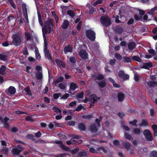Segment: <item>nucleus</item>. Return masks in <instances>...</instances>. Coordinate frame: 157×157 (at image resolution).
<instances>
[{
	"label": "nucleus",
	"instance_id": "nucleus-1",
	"mask_svg": "<svg viewBox=\"0 0 157 157\" xmlns=\"http://www.w3.org/2000/svg\"><path fill=\"white\" fill-rule=\"evenodd\" d=\"M52 26V21L51 20H49L45 22L44 26L42 28L43 36L44 42V51L45 56L48 59H51V57L49 50L47 49V44L45 34L51 32Z\"/></svg>",
	"mask_w": 157,
	"mask_h": 157
},
{
	"label": "nucleus",
	"instance_id": "nucleus-24",
	"mask_svg": "<svg viewBox=\"0 0 157 157\" xmlns=\"http://www.w3.org/2000/svg\"><path fill=\"white\" fill-rule=\"evenodd\" d=\"M147 84L150 87H155L157 85V82L154 81H149L147 82Z\"/></svg>",
	"mask_w": 157,
	"mask_h": 157
},
{
	"label": "nucleus",
	"instance_id": "nucleus-56",
	"mask_svg": "<svg viewBox=\"0 0 157 157\" xmlns=\"http://www.w3.org/2000/svg\"><path fill=\"white\" fill-rule=\"evenodd\" d=\"M90 151L91 152L93 153H97V149H95L93 147H91L90 148Z\"/></svg>",
	"mask_w": 157,
	"mask_h": 157
},
{
	"label": "nucleus",
	"instance_id": "nucleus-59",
	"mask_svg": "<svg viewBox=\"0 0 157 157\" xmlns=\"http://www.w3.org/2000/svg\"><path fill=\"white\" fill-rule=\"evenodd\" d=\"M84 93L83 92L78 93L77 95V97L79 98H82L83 96Z\"/></svg>",
	"mask_w": 157,
	"mask_h": 157
},
{
	"label": "nucleus",
	"instance_id": "nucleus-64",
	"mask_svg": "<svg viewBox=\"0 0 157 157\" xmlns=\"http://www.w3.org/2000/svg\"><path fill=\"white\" fill-rule=\"evenodd\" d=\"M58 136L61 139H64L66 137L65 135L61 134H58Z\"/></svg>",
	"mask_w": 157,
	"mask_h": 157
},
{
	"label": "nucleus",
	"instance_id": "nucleus-41",
	"mask_svg": "<svg viewBox=\"0 0 157 157\" xmlns=\"http://www.w3.org/2000/svg\"><path fill=\"white\" fill-rule=\"evenodd\" d=\"M115 57L117 59L121 60L122 59V57L119 54L116 53L114 55Z\"/></svg>",
	"mask_w": 157,
	"mask_h": 157
},
{
	"label": "nucleus",
	"instance_id": "nucleus-51",
	"mask_svg": "<svg viewBox=\"0 0 157 157\" xmlns=\"http://www.w3.org/2000/svg\"><path fill=\"white\" fill-rule=\"evenodd\" d=\"M8 19L9 21L12 20L14 21H16L15 18L13 17V16H9L8 18Z\"/></svg>",
	"mask_w": 157,
	"mask_h": 157
},
{
	"label": "nucleus",
	"instance_id": "nucleus-37",
	"mask_svg": "<svg viewBox=\"0 0 157 157\" xmlns=\"http://www.w3.org/2000/svg\"><path fill=\"white\" fill-rule=\"evenodd\" d=\"M150 157H157V152L155 151H152L150 154Z\"/></svg>",
	"mask_w": 157,
	"mask_h": 157
},
{
	"label": "nucleus",
	"instance_id": "nucleus-5",
	"mask_svg": "<svg viewBox=\"0 0 157 157\" xmlns=\"http://www.w3.org/2000/svg\"><path fill=\"white\" fill-rule=\"evenodd\" d=\"M86 36L87 37L91 40H94L95 39V33L91 30L86 31Z\"/></svg>",
	"mask_w": 157,
	"mask_h": 157
},
{
	"label": "nucleus",
	"instance_id": "nucleus-45",
	"mask_svg": "<svg viewBox=\"0 0 157 157\" xmlns=\"http://www.w3.org/2000/svg\"><path fill=\"white\" fill-rule=\"evenodd\" d=\"M79 155L81 157L82 156H86L87 155V154L86 151H82L79 153Z\"/></svg>",
	"mask_w": 157,
	"mask_h": 157
},
{
	"label": "nucleus",
	"instance_id": "nucleus-15",
	"mask_svg": "<svg viewBox=\"0 0 157 157\" xmlns=\"http://www.w3.org/2000/svg\"><path fill=\"white\" fill-rule=\"evenodd\" d=\"M73 48L70 46H67L65 47L64 49V52L65 54L68 52H72Z\"/></svg>",
	"mask_w": 157,
	"mask_h": 157
},
{
	"label": "nucleus",
	"instance_id": "nucleus-32",
	"mask_svg": "<svg viewBox=\"0 0 157 157\" xmlns=\"http://www.w3.org/2000/svg\"><path fill=\"white\" fill-rule=\"evenodd\" d=\"M78 128L80 131H84L85 130V126L84 124H80L78 126Z\"/></svg>",
	"mask_w": 157,
	"mask_h": 157
},
{
	"label": "nucleus",
	"instance_id": "nucleus-48",
	"mask_svg": "<svg viewBox=\"0 0 157 157\" xmlns=\"http://www.w3.org/2000/svg\"><path fill=\"white\" fill-rule=\"evenodd\" d=\"M38 20H39V22L40 23V24L42 26L43 25V23L42 21V20L41 19V16H40V14H38Z\"/></svg>",
	"mask_w": 157,
	"mask_h": 157
},
{
	"label": "nucleus",
	"instance_id": "nucleus-3",
	"mask_svg": "<svg viewBox=\"0 0 157 157\" xmlns=\"http://www.w3.org/2000/svg\"><path fill=\"white\" fill-rule=\"evenodd\" d=\"M13 43L16 46L19 45L21 42V37L18 35L15 34L13 35Z\"/></svg>",
	"mask_w": 157,
	"mask_h": 157
},
{
	"label": "nucleus",
	"instance_id": "nucleus-28",
	"mask_svg": "<svg viewBox=\"0 0 157 157\" xmlns=\"http://www.w3.org/2000/svg\"><path fill=\"white\" fill-rule=\"evenodd\" d=\"M52 109L54 110V111L57 113H59L60 114H61L62 111L59 108L56 107H53L52 108Z\"/></svg>",
	"mask_w": 157,
	"mask_h": 157
},
{
	"label": "nucleus",
	"instance_id": "nucleus-22",
	"mask_svg": "<svg viewBox=\"0 0 157 157\" xmlns=\"http://www.w3.org/2000/svg\"><path fill=\"white\" fill-rule=\"evenodd\" d=\"M141 79V76L137 73L134 74V79L135 81L138 82Z\"/></svg>",
	"mask_w": 157,
	"mask_h": 157
},
{
	"label": "nucleus",
	"instance_id": "nucleus-17",
	"mask_svg": "<svg viewBox=\"0 0 157 157\" xmlns=\"http://www.w3.org/2000/svg\"><path fill=\"white\" fill-rule=\"evenodd\" d=\"M8 93H7V94L9 93L11 94H14L16 92V89L13 86H10L8 89Z\"/></svg>",
	"mask_w": 157,
	"mask_h": 157
},
{
	"label": "nucleus",
	"instance_id": "nucleus-26",
	"mask_svg": "<svg viewBox=\"0 0 157 157\" xmlns=\"http://www.w3.org/2000/svg\"><path fill=\"white\" fill-rule=\"evenodd\" d=\"M151 127L154 131L155 136H157V125L153 124L152 126Z\"/></svg>",
	"mask_w": 157,
	"mask_h": 157
},
{
	"label": "nucleus",
	"instance_id": "nucleus-11",
	"mask_svg": "<svg viewBox=\"0 0 157 157\" xmlns=\"http://www.w3.org/2000/svg\"><path fill=\"white\" fill-rule=\"evenodd\" d=\"M81 57L83 59H86L87 58V54L86 51L84 50H82L79 53Z\"/></svg>",
	"mask_w": 157,
	"mask_h": 157
},
{
	"label": "nucleus",
	"instance_id": "nucleus-25",
	"mask_svg": "<svg viewBox=\"0 0 157 157\" xmlns=\"http://www.w3.org/2000/svg\"><path fill=\"white\" fill-rule=\"evenodd\" d=\"M98 84L101 88H104L106 86V83L105 80H102L98 82Z\"/></svg>",
	"mask_w": 157,
	"mask_h": 157
},
{
	"label": "nucleus",
	"instance_id": "nucleus-55",
	"mask_svg": "<svg viewBox=\"0 0 157 157\" xmlns=\"http://www.w3.org/2000/svg\"><path fill=\"white\" fill-rule=\"evenodd\" d=\"M64 78L63 77L59 78L56 81V83H58L63 80Z\"/></svg>",
	"mask_w": 157,
	"mask_h": 157
},
{
	"label": "nucleus",
	"instance_id": "nucleus-52",
	"mask_svg": "<svg viewBox=\"0 0 157 157\" xmlns=\"http://www.w3.org/2000/svg\"><path fill=\"white\" fill-rule=\"evenodd\" d=\"M103 78L104 76L103 75L101 74H99L97 76L96 79H97L98 80H100L103 79Z\"/></svg>",
	"mask_w": 157,
	"mask_h": 157
},
{
	"label": "nucleus",
	"instance_id": "nucleus-49",
	"mask_svg": "<svg viewBox=\"0 0 157 157\" xmlns=\"http://www.w3.org/2000/svg\"><path fill=\"white\" fill-rule=\"evenodd\" d=\"M25 92H26V94L27 95H30V91L29 88L28 87H26L25 89Z\"/></svg>",
	"mask_w": 157,
	"mask_h": 157
},
{
	"label": "nucleus",
	"instance_id": "nucleus-23",
	"mask_svg": "<svg viewBox=\"0 0 157 157\" xmlns=\"http://www.w3.org/2000/svg\"><path fill=\"white\" fill-rule=\"evenodd\" d=\"M123 146L127 150H129L130 148V145L129 142L127 141H124L123 143Z\"/></svg>",
	"mask_w": 157,
	"mask_h": 157
},
{
	"label": "nucleus",
	"instance_id": "nucleus-10",
	"mask_svg": "<svg viewBox=\"0 0 157 157\" xmlns=\"http://www.w3.org/2000/svg\"><path fill=\"white\" fill-rule=\"evenodd\" d=\"M78 87V86L77 84L73 82H71L70 84L69 92L71 93V91H74Z\"/></svg>",
	"mask_w": 157,
	"mask_h": 157
},
{
	"label": "nucleus",
	"instance_id": "nucleus-60",
	"mask_svg": "<svg viewBox=\"0 0 157 157\" xmlns=\"http://www.w3.org/2000/svg\"><path fill=\"white\" fill-rule=\"evenodd\" d=\"M83 117L86 119H90L92 117V116L91 115H84L83 116Z\"/></svg>",
	"mask_w": 157,
	"mask_h": 157
},
{
	"label": "nucleus",
	"instance_id": "nucleus-21",
	"mask_svg": "<svg viewBox=\"0 0 157 157\" xmlns=\"http://www.w3.org/2000/svg\"><path fill=\"white\" fill-rule=\"evenodd\" d=\"M124 97V95L122 93L120 92L118 94V100L122 101L123 100Z\"/></svg>",
	"mask_w": 157,
	"mask_h": 157
},
{
	"label": "nucleus",
	"instance_id": "nucleus-29",
	"mask_svg": "<svg viewBox=\"0 0 157 157\" xmlns=\"http://www.w3.org/2000/svg\"><path fill=\"white\" fill-rule=\"evenodd\" d=\"M36 77L37 79H41L42 77L41 72L40 71H37L36 73Z\"/></svg>",
	"mask_w": 157,
	"mask_h": 157
},
{
	"label": "nucleus",
	"instance_id": "nucleus-42",
	"mask_svg": "<svg viewBox=\"0 0 157 157\" xmlns=\"http://www.w3.org/2000/svg\"><path fill=\"white\" fill-rule=\"evenodd\" d=\"M132 59L134 60H135L139 62H140L141 61V60L140 58L137 56H133L132 57Z\"/></svg>",
	"mask_w": 157,
	"mask_h": 157
},
{
	"label": "nucleus",
	"instance_id": "nucleus-9",
	"mask_svg": "<svg viewBox=\"0 0 157 157\" xmlns=\"http://www.w3.org/2000/svg\"><path fill=\"white\" fill-rule=\"evenodd\" d=\"M22 148L20 146H18L16 148H13L12 151L13 154H17L22 151Z\"/></svg>",
	"mask_w": 157,
	"mask_h": 157
},
{
	"label": "nucleus",
	"instance_id": "nucleus-36",
	"mask_svg": "<svg viewBox=\"0 0 157 157\" xmlns=\"http://www.w3.org/2000/svg\"><path fill=\"white\" fill-rule=\"evenodd\" d=\"M25 35L27 40H30L32 38V36L28 32H26Z\"/></svg>",
	"mask_w": 157,
	"mask_h": 157
},
{
	"label": "nucleus",
	"instance_id": "nucleus-13",
	"mask_svg": "<svg viewBox=\"0 0 157 157\" xmlns=\"http://www.w3.org/2000/svg\"><path fill=\"white\" fill-rule=\"evenodd\" d=\"M22 7L23 8V12L24 13V16L25 17L26 19V22L27 23H29V20L28 16L27 13V10L26 8L24 5L22 6Z\"/></svg>",
	"mask_w": 157,
	"mask_h": 157
},
{
	"label": "nucleus",
	"instance_id": "nucleus-33",
	"mask_svg": "<svg viewBox=\"0 0 157 157\" xmlns=\"http://www.w3.org/2000/svg\"><path fill=\"white\" fill-rule=\"evenodd\" d=\"M133 131L136 134L139 135L141 132V130L139 128H136L133 129Z\"/></svg>",
	"mask_w": 157,
	"mask_h": 157
},
{
	"label": "nucleus",
	"instance_id": "nucleus-43",
	"mask_svg": "<svg viewBox=\"0 0 157 157\" xmlns=\"http://www.w3.org/2000/svg\"><path fill=\"white\" fill-rule=\"evenodd\" d=\"M61 96L62 94L61 93H58L54 94L53 95V97L54 99H57L59 97H61Z\"/></svg>",
	"mask_w": 157,
	"mask_h": 157
},
{
	"label": "nucleus",
	"instance_id": "nucleus-50",
	"mask_svg": "<svg viewBox=\"0 0 157 157\" xmlns=\"http://www.w3.org/2000/svg\"><path fill=\"white\" fill-rule=\"evenodd\" d=\"M55 143L56 144H59V146L61 148L63 146V143H62V141H60L58 140V141H56L55 142Z\"/></svg>",
	"mask_w": 157,
	"mask_h": 157
},
{
	"label": "nucleus",
	"instance_id": "nucleus-31",
	"mask_svg": "<svg viewBox=\"0 0 157 157\" xmlns=\"http://www.w3.org/2000/svg\"><path fill=\"white\" fill-rule=\"evenodd\" d=\"M36 56L37 59L39 60L40 58V55L39 51L37 49H35Z\"/></svg>",
	"mask_w": 157,
	"mask_h": 157
},
{
	"label": "nucleus",
	"instance_id": "nucleus-54",
	"mask_svg": "<svg viewBox=\"0 0 157 157\" xmlns=\"http://www.w3.org/2000/svg\"><path fill=\"white\" fill-rule=\"evenodd\" d=\"M69 96V94H66L60 98L61 99H65L67 98Z\"/></svg>",
	"mask_w": 157,
	"mask_h": 157
},
{
	"label": "nucleus",
	"instance_id": "nucleus-46",
	"mask_svg": "<svg viewBox=\"0 0 157 157\" xmlns=\"http://www.w3.org/2000/svg\"><path fill=\"white\" fill-rule=\"evenodd\" d=\"M67 154L66 153H63V154H62L58 155L56 156H55L56 157H67ZM69 156H70V155H69L68 154H67Z\"/></svg>",
	"mask_w": 157,
	"mask_h": 157
},
{
	"label": "nucleus",
	"instance_id": "nucleus-39",
	"mask_svg": "<svg viewBox=\"0 0 157 157\" xmlns=\"http://www.w3.org/2000/svg\"><path fill=\"white\" fill-rule=\"evenodd\" d=\"M124 137L125 138L130 140L133 139V138L131 137V135L126 132H124Z\"/></svg>",
	"mask_w": 157,
	"mask_h": 157
},
{
	"label": "nucleus",
	"instance_id": "nucleus-6",
	"mask_svg": "<svg viewBox=\"0 0 157 157\" xmlns=\"http://www.w3.org/2000/svg\"><path fill=\"white\" fill-rule=\"evenodd\" d=\"M144 134L147 140L150 141L152 140V135L149 130L147 129L144 130Z\"/></svg>",
	"mask_w": 157,
	"mask_h": 157
},
{
	"label": "nucleus",
	"instance_id": "nucleus-57",
	"mask_svg": "<svg viewBox=\"0 0 157 157\" xmlns=\"http://www.w3.org/2000/svg\"><path fill=\"white\" fill-rule=\"evenodd\" d=\"M102 0H98L94 4V6H96L98 4H100L102 3Z\"/></svg>",
	"mask_w": 157,
	"mask_h": 157
},
{
	"label": "nucleus",
	"instance_id": "nucleus-47",
	"mask_svg": "<svg viewBox=\"0 0 157 157\" xmlns=\"http://www.w3.org/2000/svg\"><path fill=\"white\" fill-rule=\"evenodd\" d=\"M10 3L11 6L14 9H16V5L12 0H10Z\"/></svg>",
	"mask_w": 157,
	"mask_h": 157
},
{
	"label": "nucleus",
	"instance_id": "nucleus-62",
	"mask_svg": "<svg viewBox=\"0 0 157 157\" xmlns=\"http://www.w3.org/2000/svg\"><path fill=\"white\" fill-rule=\"evenodd\" d=\"M8 149L7 148L5 147L3 148L2 151L4 154H7L8 152Z\"/></svg>",
	"mask_w": 157,
	"mask_h": 157
},
{
	"label": "nucleus",
	"instance_id": "nucleus-61",
	"mask_svg": "<svg viewBox=\"0 0 157 157\" xmlns=\"http://www.w3.org/2000/svg\"><path fill=\"white\" fill-rule=\"evenodd\" d=\"M89 9L90 10L89 13L90 14H92L94 11V9L92 6H90L89 7Z\"/></svg>",
	"mask_w": 157,
	"mask_h": 157
},
{
	"label": "nucleus",
	"instance_id": "nucleus-16",
	"mask_svg": "<svg viewBox=\"0 0 157 157\" xmlns=\"http://www.w3.org/2000/svg\"><path fill=\"white\" fill-rule=\"evenodd\" d=\"M56 62L59 67L63 68L65 67V65L62 61L58 59H56Z\"/></svg>",
	"mask_w": 157,
	"mask_h": 157
},
{
	"label": "nucleus",
	"instance_id": "nucleus-63",
	"mask_svg": "<svg viewBox=\"0 0 157 157\" xmlns=\"http://www.w3.org/2000/svg\"><path fill=\"white\" fill-rule=\"evenodd\" d=\"M75 124V123L74 121H71L69 122L67 124L70 126H74Z\"/></svg>",
	"mask_w": 157,
	"mask_h": 157
},
{
	"label": "nucleus",
	"instance_id": "nucleus-40",
	"mask_svg": "<svg viewBox=\"0 0 157 157\" xmlns=\"http://www.w3.org/2000/svg\"><path fill=\"white\" fill-rule=\"evenodd\" d=\"M67 13L71 17H73L75 16V13L73 11L70 10L67 11Z\"/></svg>",
	"mask_w": 157,
	"mask_h": 157
},
{
	"label": "nucleus",
	"instance_id": "nucleus-38",
	"mask_svg": "<svg viewBox=\"0 0 157 157\" xmlns=\"http://www.w3.org/2000/svg\"><path fill=\"white\" fill-rule=\"evenodd\" d=\"M131 61V59L127 57H124L122 61L124 62H129Z\"/></svg>",
	"mask_w": 157,
	"mask_h": 157
},
{
	"label": "nucleus",
	"instance_id": "nucleus-35",
	"mask_svg": "<svg viewBox=\"0 0 157 157\" xmlns=\"http://www.w3.org/2000/svg\"><path fill=\"white\" fill-rule=\"evenodd\" d=\"M152 18V17H151L150 15H149V16L148 17V15L146 14L144 15L143 17V19L144 21H150L151 19Z\"/></svg>",
	"mask_w": 157,
	"mask_h": 157
},
{
	"label": "nucleus",
	"instance_id": "nucleus-4",
	"mask_svg": "<svg viewBox=\"0 0 157 157\" xmlns=\"http://www.w3.org/2000/svg\"><path fill=\"white\" fill-rule=\"evenodd\" d=\"M96 124H93L90 127V130L92 132H95L98 130V127L100 125L99 120L96 119Z\"/></svg>",
	"mask_w": 157,
	"mask_h": 157
},
{
	"label": "nucleus",
	"instance_id": "nucleus-7",
	"mask_svg": "<svg viewBox=\"0 0 157 157\" xmlns=\"http://www.w3.org/2000/svg\"><path fill=\"white\" fill-rule=\"evenodd\" d=\"M100 98L98 97L94 94L91 95L89 98V101L91 103H94L99 100Z\"/></svg>",
	"mask_w": 157,
	"mask_h": 157
},
{
	"label": "nucleus",
	"instance_id": "nucleus-19",
	"mask_svg": "<svg viewBox=\"0 0 157 157\" xmlns=\"http://www.w3.org/2000/svg\"><path fill=\"white\" fill-rule=\"evenodd\" d=\"M97 153H105L107 152V151L103 147H100L97 148Z\"/></svg>",
	"mask_w": 157,
	"mask_h": 157
},
{
	"label": "nucleus",
	"instance_id": "nucleus-53",
	"mask_svg": "<svg viewBox=\"0 0 157 157\" xmlns=\"http://www.w3.org/2000/svg\"><path fill=\"white\" fill-rule=\"evenodd\" d=\"M6 59V56L4 54H0V59L5 60Z\"/></svg>",
	"mask_w": 157,
	"mask_h": 157
},
{
	"label": "nucleus",
	"instance_id": "nucleus-34",
	"mask_svg": "<svg viewBox=\"0 0 157 157\" xmlns=\"http://www.w3.org/2000/svg\"><path fill=\"white\" fill-rule=\"evenodd\" d=\"M6 70V67L5 66L2 65V67L0 68V74L3 75L4 74V72Z\"/></svg>",
	"mask_w": 157,
	"mask_h": 157
},
{
	"label": "nucleus",
	"instance_id": "nucleus-20",
	"mask_svg": "<svg viewBox=\"0 0 157 157\" xmlns=\"http://www.w3.org/2000/svg\"><path fill=\"white\" fill-rule=\"evenodd\" d=\"M136 46L135 43L133 42H130L128 44V47L130 50H133Z\"/></svg>",
	"mask_w": 157,
	"mask_h": 157
},
{
	"label": "nucleus",
	"instance_id": "nucleus-12",
	"mask_svg": "<svg viewBox=\"0 0 157 157\" xmlns=\"http://www.w3.org/2000/svg\"><path fill=\"white\" fill-rule=\"evenodd\" d=\"M152 64L151 62L147 63H143L141 66V68L145 69H148L149 67L152 66Z\"/></svg>",
	"mask_w": 157,
	"mask_h": 157
},
{
	"label": "nucleus",
	"instance_id": "nucleus-14",
	"mask_svg": "<svg viewBox=\"0 0 157 157\" xmlns=\"http://www.w3.org/2000/svg\"><path fill=\"white\" fill-rule=\"evenodd\" d=\"M9 120V119L7 117H5L3 120L2 117L0 116V121H1L4 124L5 126L6 127H8V125L7 122Z\"/></svg>",
	"mask_w": 157,
	"mask_h": 157
},
{
	"label": "nucleus",
	"instance_id": "nucleus-18",
	"mask_svg": "<svg viewBox=\"0 0 157 157\" xmlns=\"http://www.w3.org/2000/svg\"><path fill=\"white\" fill-rule=\"evenodd\" d=\"M69 24V21L67 20H65L62 24L61 27L64 29H67L68 26Z\"/></svg>",
	"mask_w": 157,
	"mask_h": 157
},
{
	"label": "nucleus",
	"instance_id": "nucleus-27",
	"mask_svg": "<svg viewBox=\"0 0 157 157\" xmlns=\"http://www.w3.org/2000/svg\"><path fill=\"white\" fill-rule=\"evenodd\" d=\"M66 83L65 82H63L59 83V88L62 90H64L66 88Z\"/></svg>",
	"mask_w": 157,
	"mask_h": 157
},
{
	"label": "nucleus",
	"instance_id": "nucleus-58",
	"mask_svg": "<svg viewBox=\"0 0 157 157\" xmlns=\"http://www.w3.org/2000/svg\"><path fill=\"white\" fill-rule=\"evenodd\" d=\"M113 144L114 145L117 146L119 145V142L118 140H116L113 141Z\"/></svg>",
	"mask_w": 157,
	"mask_h": 157
},
{
	"label": "nucleus",
	"instance_id": "nucleus-2",
	"mask_svg": "<svg viewBox=\"0 0 157 157\" xmlns=\"http://www.w3.org/2000/svg\"><path fill=\"white\" fill-rule=\"evenodd\" d=\"M100 21L101 23L106 27L109 26L111 24L110 18L106 16L101 17Z\"/></svg>",
	"mask_w": 157,
	"mask_h": 157
},
{
	"label": "nucleus",
	"instance_id": "nucleus-30",
	"mask_svg": "<svg viewBox=\"0 0 157 157\" xmlns=\"http://www.w3.org/2000/svg\"><path fill=\"white\" fill-rule=\"evenodd\" d=\"M155 10V7H154L150 11L148 12L147 14L149 15H150L151 17H152L155 13L154 12Z\"/></svg>",
	"mask_w": 157,
	"mask_h": 157
},
{
	"label": "nucleus",
	"instance_id": "nucleus-44",
	"mask_svg": "<svg viewBox=\"0 0 157 157\" xmlns=\"http://www.w3.org/2000/svg\"><path fill=\"white\" fill-rule=\"evenodd\" d=\"M141 126H146L147 125V122L146 120H143L140 124Z\"/></svg>",
	"mask_w": 157,
	"mask_h": 157
},
{
	"label": "nucleus",
	"instance_id": "nucleus-8",
	"mask_svg": "<svg viewBox=\"0 0 157 157\" xmlns=\"http://www.w3.org/2000/svg\"><path fill=\"white\" fill-rule=\"evenodd\" d=\"M82 140H75L73 139H71L69 141H67L66 143L68 145L74 144H79L82 142Z\"/></svg>",
	"mask_w": 157,
	"mask_h": 157
}]
</instances>
